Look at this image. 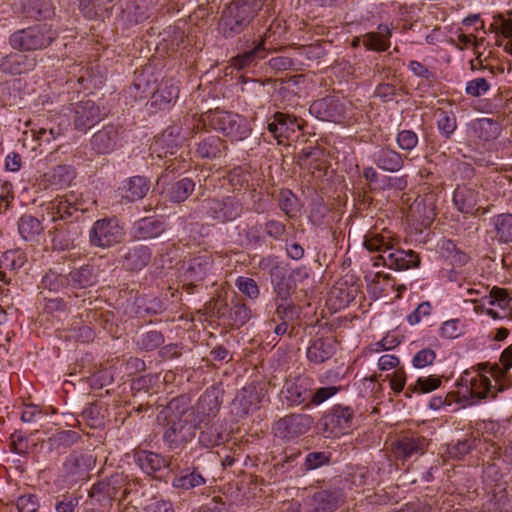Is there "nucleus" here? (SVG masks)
Here are the masks:
<instances>
[{
    "label": "nucleus",
    "instance_id": "1",
    "mask_svg": "<svg viewBox=\"0 0 512 512\" xmlns=\"http://www.w3.org/2000/svg\"><path fill=\"white\" fill-rule=\"evenodd\" d=\"M398 243V237L391 230L387 228L379 230L373 227L365 234L363 245L368 251L379 253L375 266L382 264L394 270L418 267L420 264L418 254L412 250L396 248Z\"/></svg>",
    "mask_w": 512,
    "mask_h": 512
},
{
    "label": "nucleus",
    "instance_id": "2",
    "mask_svg": "<svg viewBox=\"0 0 512 512\" xmlns=\"http://www.w3.org/2000/svg\"><path fill=\"white\" fill-rule=\"evenodd\" d=\"M219 411L216 397H202L197 408L182 411L179 416L168 422L164 432V441L171 448H178L190 442L196 435V430L206 421V418L215 417Z\"/></svg>",
    "mask_w": 512,
    "mask_h": 512
},
{
    "label": "nucleus",
    "instance_id": "3",
    "mask_svg": "<svg viewBox=\"0 0 512 512\" xmlns=\"http://www.w3.org/2000/svg\"><path fill=\"white\" fill-rule=\"evenodd\" d=\"M187 121L192 125V133H197L208 126L221 131L232 141L244 140L252 131L246 118L228 111L210 110L199 117L194 115L188 118Z\"/></svg>",
    "mask_w": 512,
    "mask_h": 512
},
{
    "label": "nucleus",
    "instance_id": "4",
    "mask_svg": "<svg viewBox=\"0 0 512 512\" xmlns=\"http://www.w3.org/2000/svg\"><path fill=\"white\" fill-rule=\"evenodd\" d=\"M261 5V0H233L222 12L218 24L219 31L225 37L239 34L247 27Z\"/></svg>",
    "mask_w": 512,
    "mask_h": 512
},
{
    "label": "nucleus",
    "instance_id": "5",
    "mask_svg": "<svg viewBox=\"0 0 512 512\" xmlns=\"http://www.w3.org/2000/svg\"><path fill=\"white\" fill-rule=\"evenodd\" d=\"M57 32L48 24H37L18 30L10 36V44L19 51L42 50L57 38Z\"/></svg>",
    "mask_w": 512,
    "mask_h": 512
},
{
    "label": "nucleus",
    "instance_id": "6",
    "mask_svg": "<svg viewBox=\"0 0 512 512\" xmlns=\"http://www.w3.org/2000/svg\"><path fill=\"white\" fill-rule=\"evenodd\" d=\"M502 131L499 122L489 118H479L471 121L467 129V142L470 147L479 152L490 148Z\"/></svg>",
    "mask_w": 512,
    "mask_h": 512
},
{
    "label": "nucleus",
    "instance_id": "7",
    "mask_svg": "<svg viewBox=\"0 0 512 512\" xmlns=\"http://www.w3.org/2000/svg\"><path fill=\"white\" fill-rule=\"evenodd\" d=\"M354 422V410L349 406L334 405L322 418V431L327 438H337L349 432Z\"/></svg>",
    "mask_w": 512,
    "mask_h": 512
},
{
    "label": "nucleus",
    "instance_id": "8",
    "mask_svg": "<svg viewBox=\"0 0 512 512\" xmlns=\"http://www.w3.org/2000/svg\"><path fill=\"white\" fill-rule=\"evenodd\" d=\"M242 212L241 203L234 197L207 198L201 203V213L208 219L219 223L232 221L240 216Z\"/></svg>",
    "mask_w": 512,
    "mask_h": 512
},
{
    "label": "nucleus",
    "instance_id": "9",
    "mask_svg": "<svg viewBox=\"0 0 512 512\" xmlns=\"http://www.w3.org/2000/svg\"><path fill=\"white\" fill-rule=\"evenodd\" d=\"M313 418L308 414L291 413L275 422L274 435L285 441H292L306 434L313 425Z\"/></svg>",
    "mask_w": 512,
    "mask_h": 512
},
{
    "label": "nucleus",
    "instance_id": "10",
    "mask_svg": "<svg viewBox=\"0 0 512 512\" xmlns=\"http://www.w3.org/2000/svg\"><path fill=\"white\" fill-rule=\"evenodd\" d=\"M123 238V228L114 218L97 220L90 231V242L96 247L109 248L120 243Z\"/></svg>",
    "mask_w": 512,
    "mask_h": 512
},
{
    "label": "nucleus",
    "instance_id": "11",
    "mask_svg": "<svg viewBox=\"0 0 512 512\" xmlns=\"http://www.w3.org/2000/svg\"><path fill=\"white\" fill-rule=\"evenodd\" d=\"M491 366L488 363H480L471 370H466L461 377V382L466 385L470 384V394L472 397L483 399L492 392V384L490 378L485 374L489 373Z\"/></svg>",
    "mask_w": 512,
    "mask_h": 512
},
{
    "label": "nucleus",
    "instance_id": "12",
    "mask_svg": "<svg viewBox=\"0 0 512 512\" xmlns=\"http://www.w3.org/2000/svg\"><path fill=\"white\" fill-rule=\"evenodd\" d=\"M346 103L336 96H327L314 101L310 113L323 121L340 123L345 119Z\"/></svg>",
    "mask_w": 512,
    "mask_h": 512
},
{
    "label": "nucleus",
    "instance_id": "13",
    "mask_svg": "<svg viewBox=\"0 0 512 512\" xmlns=\"http://www.w3.org/2000/svg\"><path fill=\"white\" fill-rule=\"evenodd\" d=\"M47 213L52 221L67 220L73 218L78 220L84 212L82 203L74 195L57 197L47 204Z\"/></svg>",
    "mask_w": 512,
    "mask_h": 512
},
{
    "label": "nucleus",
    "instance_id": "14",
    "mask_svg": "<svg viewBox=\"0 0 512 512\" xmlns=\"http://www.w3.org/2000/svg\"><path fill=\"white\" fill-rule=\"evenodd\" d=\"M306 122L297 118L296 116L276 112L273 116V121L268 123V131L278 140V143H283L286 139L291 138L298 130H303Z\"/></svg>",
    "mask_w": 512,
    "mask_h": 512
},
{
    "label": "nucleus",
    "instance_id": "15",
    "mask_svg": "<svg viewBox=\"0 0 512 512\" xmlns=\"http://www.w3.org/2000/svg\"><path fill=\"white\" fill-rule=\"evenodd\" d=\"M482 196L479 191L468 186H458L453 193V203L464 214L484 215L489 208L480 205Z\"/></svg>",
    "mask_w": 512,
    "mask_h": 512
},
{
    "label": "nucleus",
    "instance_id": "16",
    "mask_svg": "<svg viewBox=\"0 0 512 512\" xmlns=\"http://www.w3.org/2000/svg\"><path fill=\"white\" fill-rule=\"evenodd\" d=\"M438 196L434 192H428L418 196L410 206V213L423 226L430 225L437 215Z\"/></svg>",
    "mask_w": 512,
    "mask_h": 512
},
{
    "label": "nucleus",
    "instance_id": "17",
    "mask_svg": "<svg viewBox=\"0 0 512 512\" xmlns=\"http://www.w3.org/2000/svg\"><path fill=\"white\" fill-rule=\"evenodd\" d=\"M428 445L425 437L415 434L407 433L401 435L393 445V451L396 457L407 459L414 455H422Z\"/></svg>",
    "mask_w": 512,
    "mask_h": 512
},
{
    "label": "nucleus",
    "instance_id": "18",
    "mask_svg": "<svg viewBox=\"0 0 512 512\" xmlns=\"http://www.w3.org/2000/svg\"><path fill=\"white\" fill-rule=\"evenodd\" d=\"M101 118L100 108L91 100L81 101L74 107L73 123L79 131L86 132Z\"/></svg>",
    "mask_w": 512,
    "mask_h": 512
},
{
    "label": "nucleus",
    "instance_id": "19",
    "mask_svg": "<svg viewBox=\"0 0 512 512\" xmlns=\"http://www.w3.org/2000/svg\"><path fill=\"white\" fill-rule=\"evenodd\" d=\"M114 497V488L109 483L102 481L94 484L90 490L91 500L82 512H108Z\"/></svg>",
    "mask_w": 512,
    "mask_h": 512
},
{
    "label": "nucleus",
    "instance_id": "20",
    "mask_svg": "<svg viewBox=\"0 0 512 512\" xmlns=\"http://www.w3.org/2000/svg\"><path fill=\"white\" fill-rule=\"evenodd\" d=\"M121 128L114 125H107L102 130L96 132L92 139V148L99 154L112 152L119 141Z\"/></svg>",
    "mask_w": 512,
    "mask_h": 512
},
{
    "label": "nucleus",
    "instance_id": "21",
    "mask_svg": "<svg viewBox=\"0 0 512 512\" xmlns=\"http://www.w3.org/2000/svg\"><path fill=\"white\" fill-rule=\"evenodd\" d=\"M36 65V59L21 52H13L5 56L0 62V69L4 73L17 75L31 71Z\"/></svg>",
    "mask_w": 512,
    "mask_h": 512
},
{
    "label": "nucleus",
    "instance_id": "22",
    "mask_svg": "<svg viewBox=\"0 0 512 512\" xmlns=\"http://www.w3.org/2000/svg\"><path fill=\"white\" fill-rule=\"evenodd\" d=\"M271 27L266 30L262 39L250 50L232 59V65L237 69L246 68L267 56L266 41L270 38Z\"/></svg>",
    "mask_w": 512,
    "mask_h": 512
},
{
    "label": "nucleus",
    "instance_id": "23",
    "mask_svg": "<svg viewBox=\"0 0 512 512\" xmlns=\"http://www.w3.org/2000/svg\"><path fill=\"white\" fill-rule=\"evenodd\" d=\"M373 163L388 172L399 171L404 165L403 156L390 147H380L372 154Z\"/></svg>",
    "mask_w": 512,
    "mask_h": 512
},
{
    "label": "nucleus",
    "instance_id": "24",
    "mask_svg": "<svg viewBox=\"0 0 512 512\" xmlns=\"http://www.w3.org/2000/svg\"><path fill=\"white\" fill-rule=\"evenodd\" d=\"M336 347L337 342L333 337L319 338L308 347L307 358L310 362L321 364L335 354Z\"/></svg>",
    "mask_w": 512,
    "mask_h": 512
},
{
    "label": "nucleus",
    "instance_id": "25",
    "mask_svg": "<svg viewBox=\"0 0 512 512\" xmlns=\"http://www.w3.org/2000/svg\"><path fill=\"white\" fill-rule=\"evenodd\" d=\"M212 264L213 260L209 254L197 256L190 261L185 272L186 278L191 281L187 284V291L189 293L192 291V287L194 286L193 282L202 281L212 267Z\"/></svg>",
    "mask_w": 512,
    "mask_h": 512
},
{
    "label": "nucleus",
    "instance_id": "26",
    "mask_svg": "<svg viewBox=\"0 0 512 512\" xmlns=\"http://www.w3.org/2000/svg\"><path fill=\"white\" fill-rule=\"evenodd\" d=\"M377 32H369L363 35L362 44L372 51H386L390 47L392 30L385 24H380Z\"/></svg>",
    "mask_w": 512,
    "mask_h": 512
},
{
    "label": "nucleus",
    "instance_id": "27",
    "mask_svg": "<svg viewBox=\"0 0 512 512\" xmlns=\"http://www.w3.org/2000/svg\"><path fill=\"white\" fill-rule=\"evenodd\" d=\"M30 133L38 146H41L45 143L49 144L62 136L64 133V126L62 122H54L50 120L40 127L32 128Z\"/></svg>",
    "mask_w": 512,
    "mask_h": 512
},
{
    "label": "nucleus",
    "instance_id": "28",
    "mask_svg": "<svg viewBox=\"0 0 512 512\" xmlns=\"http://www.w3.org/2000/svg\"><path fill=\"white\" fill-rule=\"evenodd\" d=\"M97 282L93 266L84 265L75 269L67 276V287L71 289H84L93 286Z\"/></svg>",
    "mask_w": 512,
    "mask_h": 512
},
{
    "label": "nucleus",
    "instance_id": "29",
    "mask_svg": "<svg viewBox=\"0 0 512 512\" xmlns=\"http://www.w3.org/2000/svg\"><path fill=\"white\" fill-rule=\"evenodd\" d=\"M494 238L503 244L512 243V213H501L491 218Z\"/></svg>",
    "mask_w": 512,
    "mask_h": 512
},
{
    "label": "nucleus",
    "instance_id": "30",
    "mask_svg": "<svg viewBox=\"0 0 512 512\" xmlns=\"http://www.w3.org/2000/svg\"><path fill=\"white\" fill-rule=\"evenodd\" d=\"M282 393L291 406L303 404L310 397V390L305 380L287 382Z\"/></svg>",
    "mask_w": 512,
    "mask_h": 512
},
{
    "label": "nucleus",
    "instance_id": "31",
    "mask_svg": "<svg viewBox=\"0 0 512 512\" xmlns=\"http://www.w3.org/2000/svg\"><path fill=\"white\" fill-rule=\"evenodd\" d=\"M151 259V252L145 246L130 248L123 257V266L131 271L144 268Z\"/></svg>",
    "mask_w": 512,
    "mask_h": 512
},
{
    "label": "nucleus",
    "instance_id": "32",
    "mask_svg": "<svg viewBox=\"0 0 512 512\" xmlns=\"http://www.w3.org/2000/svg\"><path fill=\"white\" fill-rule=\"evenodd\" d=\"M150 189L149 181L142 176H134L125 182L122 197L129 201H137L146 196Z\"/></svg>",
    "mask_w": 512,
    "mask_h": 512
},
{
    "label": "nucleus",
    "instance_id": "33",
    "mask_svg": "<svg viewBox=\"0 0 512 512\" xmlns=\"http://www.w3.org/2000/svg\"><path fill=\"white\" fill-rule=\"evenodd\" d=\"M179 96V87L174 84H161L155 93H153L150 106L152 108L163 110L167 108Z\"/></svg>",
    "mask_w": 512,
    "mask_h": 512
},
{
    "label": "nucleus",
    "instance_id": "34",
    "mask_svg": "<svg viewBox=\"0 0 512 512\" xmlns=\"http://www.w3.org/2000/svg\"><path fill=\"white\" fill-rule=\"evenodd\" d=\"M43 230L41 221L32 215L25 214L18 221V231L26 241H37Z\"/></svg>",
    "mask_w": 512,
    "mask_h": 512
},
{
    "label": "nucleus",
    "instance_id": "35",
    "mask_svg": "<svg viewBox=\"0 0 512 512\" xmlns=\"http://www.w3.org/2000/svg\"><path fill=\"white\" fill-rule=\"evenodd\" d=\"M442 379L437 375L421 376L415 383L407 386L404 394L406 397H411L412 394H426L430 393L441 386Z\"/></svg>",
    "mask_w": 512,
    "mask_h": 512
},
{
    "label": "nucleus",
    "instance_id": "36",
    "mask_svg": "<svg viewBox=\"0 0 512 512\" xmlns=\"http://www.w3.org/2000/svg\"><path fill=\"white\" fill-rule=\"evenodd\" d=\"M106 407L101 402L89 404L82 412L83 421L93 429L101 428L105 424Z\"/></svg>",
    "mask_w": 512,
    "mask_h": 512
},
{
    "label": "nucleus",
    "instance_id": "37",
    "mask_svg": "<svg viewBox=\"0 0 512 512\" xmlns=\"http://www.w3.org/2000/svg\"><path fill=\"white\" fill-rule=\"evenodd\" d=\"M50 186L57 188L69 185L74 178V170L69 165H58L44 175Z\"/></svg>",
    "mask_w": 512,
    "mask_h": 512
},
{
    "label": "nucleus",
    "instance_id": "38",
    "mask_svg": "<svg viewBox=\"0 0 512 512\" xmlns=\"http://www.w3.org/2000/svg\"><path fill=\"white\" fill-rule=\"evenodd\" d=\"M225 148L224 142L220 137L211 135L198 144L197 154L202 158H217Z\"/></svg>",
    "mask_w": 512,
    "mask_h": 512
},
{
    "label": "nucleus",
    "instance_id": "39",
    "mask_svg": "<svg viewBox=\"0 0 512 512\" xmlns=\"http://www.w3.org/2000/svg\"><path fill=\"white\" fill-rule=\"evenodd\" d=\"M136 462L139 467L149 475L159 471L165 466V459L163 457L148 451L138 452L136 454Z\"/></svg>",
    "mask_w": 512,
    "mask_h": 512
},
{
    "label": "nucleus",
    "instance_id": "40",
    "mask_svg": "<svg viewBox=\"0 0 512 512\" xmlns=\"http://www.w3.org/2000/svg\"><path fill=\"white\" fill-rule=\"evenodd\" d=\"M490 28L495 33H500L507 39L504 44V50L512 55V19L506 18L502 14L496 15L494 16Z\"/></svg>",
    "mask_w": 512,
    "mask_h": 512
},
{
    "label": "nucleus",
    "instance_id": "41",
    "mask_svg": "<svg viewBox=\"0 0 512 512\" xmlns=\"http://www.w3.org/2000/svg\"><path fill=\"white\" fill-rule=\"evenodd\" d=\"M323 152L318 149H312L308 152L303 151L306 161V168L315 177H322L327 169V162L321 158Z\"/></svg>",
    "mask_w": 512,
    "mask_h": 512
},
{
    "label": "nucleus",
    "instance_id": "42",
    "mask_svg": "<svg viewBox=\"0 0 512 512\" xmlns=\"http://www.w3.org/2000/svg\"><path fill=\"white\" fill-rule=\"evenodd\" d=\"M195 183L189 178H183L174 183L169 191V200L175 203L185 201L189 195L194 191Z\"/></svg>",
    "mask_w": 512,
    "mask_h": 512
},
{
    "label": "nucleus",
    "instance_id": "43",
    "mask_svg": "<svg viewBox=\"0 0 512 512\" xmlns=\"http://www.w3.org/2000/svg\"><path fill=\"white\" fill-rule=\"evenodd\" d=\"M443 256L451 261L452 264L462 266L469 260L468 254L463 252L452 240H445L441 244Z\"/></svg>",
    "mask_w": 512,
    "mask_h": 512
},
{
    "label": "nucleus",
    "instance_id": "44",
    "mask_svg": "<svg viewBox=\"0 0 512 512\" xmlns=\"http://www.w3.org/2000/svg\"><path fill=\"white\" fill-rule=\"evenodd\" d=\"M504 368H500L498 365H493L489 368V374L494 378L496 382V391L492 394V398H495L498 392H503L512 387V375Z\"/></svg>",
    "mask_w": 512,
    "mask_h": 512
},
{
    "label": "nucleus",
    "instance_id": "45",
    "mask_svg": "<svg viewBox=\"0 0 512 512\" xmlns=\"http://www.w3.org/2000/svg\"><path fill=\"white\" fill-rule=\"evenodd\" d=\"M251 318V310L240 300L233 302L230 309L229 319L232 326L240 327L247 323Z\"/></svg>",
    "mask_w": 512,
    "mask_h": 512
},
{
    "label": "nucleus",
    "instance_id": "46",
    "mask_svg": "<svg viewBox=\"0 0 512 512\" xmlns=\"http://www.w3.org/2000/svg\"><path fill=\"white\" fill-rule=\"evenodd\" d=\"M488 303L497 305L502 313L511 312L512 297H509L507 291L503 288L494 287L489 291Z\"/></svg>",
    "mask_w": 512,
    "mask_h": 512
},
{
    "label": "nucleus",
    "instance_id": "47",
    "mask_svg": "<svg viewBox=\"0 0 512 512\" xmlns=\"http://www.w3.org/2000/svg\"><path fill=\"white\" fill-rule=\"evenodd\" d=\"M205 483V478L196 471H192L189 474L177 476L173 481L174 487L186 490L202 486Z\"/></svg>",
    "mask_w": 512,
    "mask_h": 512
},
{
    "label": "nucleus",
    "instance_id": "48",
    "mask_svg": "<svg viewBox=\"0 0 512 512\" xmlns=\"http://www.w3.org/2000/svg\"><path fill=\"white\" fill-rule=\"evenodd\" d=\"M276 313L279 319L283 320V322L276 326L275 333L277 335H283L287 332V323L286 320H292L294 316H298V308L294 305H279L277 307Z\"/></svg>",
    "mask_w": 512,
    "mask_h": 512
},
{
    "label": "nucleus",
    "instance_id": "49",
    "mask_svg": "<svg viewBox=\"0 0 512 512\" xmlns=\"http://www.w3.org/2000/svg\"><path fill=\"white\" fill-rule=\"evenodd\" d=\"M437 127L446 138H450L457 127L454 113L441 111L438 115Z\"/></svg>",
    "mask_w": 512,
    "mask_h": 512
},
{
    "label": "nucleus",
    "instance_id": "50",
    "mask_svg": "<svg viewBox=\"0 0 512 512\" xmlns=\"http://www.w3.org/2000/svg\"><path fill=\"white\" fill-rule=\"evenodd\" d=\"M315 500L318 503L317 511L319 512H333L337 509L339 500L337 496L328 491H321L316 494Z\"/></svg>",
    "mask_w": 512,
    "mask_h": 512
},
{
    "label": "nucleus",
    "instance_id": "51",
    "mask_svg": "<svg viewBox=\"0 0 512 512\" xmlns=\"http://www.w3.org/2000/svg\"><path fill=\"white\" fill-rule=\"evenodd\" d=\"M15 508L18 512H38L40 502L37 495L28 493L17 498Z\"/></svg>",
    "mask_w": 512,
    "mask_h": 512
},
{
    "label": "nucleus",
    "instance_id": "52",
    "mask_svg": "<svg viewBox=\"0 0 512 512\" xmlns=\"http://www.w3.org/2000/svg\"><path fill=\"white\" fill-rule=\"evenodd\" d=\"M338 391L339 388L336 386L320 387L313 393L310 391L309 402L306 404V407L318 406L334 396Z\"/></svg>",
    "mask_w": 512,
    "mask_h": 512
},
{
    "label": "nucleus",
    "instance_id": "53",
    "mask_svg": "<svg viewBox=\"0 0 512 512\" xmlns=\"http://www.w3.org/2000/svg\"><path fill=\"white\" fill-rule=\"evenodd\" d=\"M280 209L289 217H294L298 211L297 198L291 191L282 192L279 198Z\"/></svg>",
    "mask_w": 512,
    "mask_h": 512
},
{
    "label": "nucleus",
    "instance_id": "54",
    "mask_svg": "<svg viewBox=\"0 0 512 512\" xmlns=\"http://www.w3.org/2000/svg\"><path fill=\"white\" fill-rule=\"evenodd\" d=\"M396 142L400 149L411 151L418 144V135L412 130H402L397 134Z\"/></svg>",
    "mask_w": 512,
    "mask_h": 512
},
{
    "label": "nucleus",
    "instance_id": "55",
    "mask_svg": "<svg viewBox=\"0 0 512 512\" xmlns=\"http://www.w3.org/2000/svg\"><path fill=\"white\" fill-rule=\"evenodd\" d=\"M41 283L50 291H58L65 285L67 286V276L50 271L42 278Z\"/></svg>",
    "mask_w": 512,
    "mask_h": 512
},
{
    "label": "nucleus",
    "instance_id": "56",
    "mask_svg": "<svg viewBox=\"0 0 512 512\" xmlns=\"http://www.w3.org/2000/svg\"><path fill=\"white\" fill-rule=\"evenodd\" d=\"M236 286L241 293L250 299H256L259 296V288L252 278L239 277L236 280Z\"/></svg>",
    "mask_w": 512,
    "mask_h": 512
},
{
    "label": "nucleus",
    "instance_id": "57",
    "mask_svg": "<svg viewBox=\"0 0 512 512\" xmlns=\"http://www.w3.org/2000/svg\"><path fill=\"white\" fill-rule=\"evenodd\" d=\"M331 454L327 452H310L305 459L307 470L317 469L330 462Z\"/></svg>",
    "mask_w": 512,
    "mask_h": 512
},
{
    "label": "nucleus",
    "instance_id": "58",
    "mask_svg": "<svg viewBox=\"0 0 512 512\" xmlns=\"http://www.w3.org/2000/svg\"><path fill=\"white\" fill-rule=\"evenodd\" d=\"M490 89V84L485 78H476L469 81L466 85V94L472 97H480Z\"/></svg>",
    "mask_w": 512,
    "mask_h": 512
},
{
    "label": "nucleus",
    "instance_id": "59",
    "mask_svg": "<svg viewBox=\"0 0 512 512\" xmlns=\"http://www.w3.org/2000/svg\"><path fill=\"white\" fill-rule=\"evenodd\" d=\"M10 448L14 453L24 454L29 449V440L21 431H15L10 436Z\"/></svg>",
    "mask_w": 512,
    "mask_h": 512
},
{
    "label": "nucleus",
    "instance_id": "60",
    "mask_svg": "<svg viewBox=\"0 0 512 512\" xmlns=\"http://www.w3.org/2000/svg\"><path fill=\"white\" fill-rule=\"evenodd\" d=\"M436 358V353L430 348H425L418 351L413 357L412 364L416 368H424L433 364Z\"/></svg>",
    "mask_w": 512,
    "mask_h": 512
},
{
    "label": "nucleus",
    "instance_id": "61",
    "mask_svg": "<svg viewBox=\"0 0 512 512\" xmlns=\"http://www.w3.org/2000/svg\"><path fill=\"white\" fill-rule=\"evenodd\" d=\"M140 230L144 231L143 237L152 238L161 234L164 231V226L160 221L144 219L141 222Z\"/></svg>",
    "mask_w": 512,
    "mask_h": 512
},
{
    "label": "nucleus",
    "instance_id": "62",
    "mask_svg": "<svg viewBox=\"0 0 512 512\" xmlns=\"http://www.w3.org/2000/svg\"><path fill=\"white\" fill-rule=\"evenodd\" d=\"M440 332L442 337L448 339L459 337L462 334V328L460 326L459 320L453 319L444 322L441 326Z\"/></svg>",
    "mask_w": 512,
    "mask_h": 512
},
{
    "label": "nucleus",
    "instance_id": "63",
    "mask_svg": "<svg viewBox=\"0 0 512 512\" xmlns=\"http://www.w3.org/2000/svg\"><path fill=\"white\" fill-rule=\"evenodd\" d=\"M163 343V336L158 331H149L141 338V346L146 350H153Z\"/></svg>",
    "mask_w": 512,
    "mask_h": 512
},
{
    "label": "nucleus",
    "instance_id": "64",
    "mask_svg": "<svg viewBox=\"0 0 512 512\" xmlns=\"http://www.w3.org/2000/svg\"><path fill=\"white\" fill-rule=\"evenodd\" d=\"M78 439V434L71 430H64L56 433L51 440L57 446L68 447L73 445Z\"/></svg>",
    "mask_w": 512,
    "mask_h": 512
}]
</instances>
